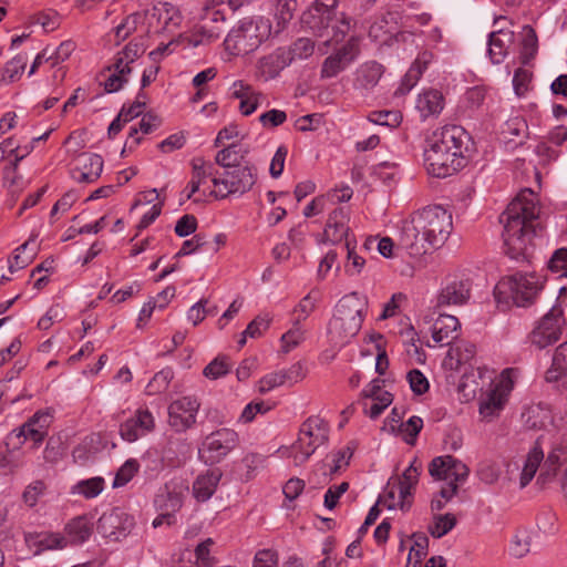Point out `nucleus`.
I'll list each match as a JSON object with an SVG mask.
<instances>
[{
  "instance_id": "f257e3e1",
  "label": "nucleus",
  "mask_w": 567,
  "mask_h": 567,
  "mask_svg": "<svg viewBox=\"0 0 567 567\" xmlns=\"http://www.w3.org/2000/svg\"><path fill=\"white\" fill-rule=\"evenodd\" d=\"M452 228V215L446 209L427 206L402 223L399 244L411 257H421L443 246Z\"/></svg>"
},
{
  "instance_id": "f03ea898",
  "label": "nucleus",
  "mask_w": 567,
  "mask_h": 567,
  "mask_svg": "<svg viewBox=\"0 0 567 567\" xmlns=\"http://www.w3.org/2000/svg\"><path fill=\"white\" fill-rule=\"evenodd\" d=\"M470 140L465 130L457 125H446L435 130L426 140L424 166L437 178H445L465 165L464 152Z\"/></svg>"
},
{
  "instance_id": "7ed1b4c3",
  "label": "nucleus",
  "mask_w": 567,
  "mask_h": 567,
  "mask_svg": "<svg viewBox=\"0 0 567 567\" xmlns=\"http://www.w3.org/2000/svg\"><path fill=\"white\" fill-rule=\"evenodd\" d=\"M538 214L536 194L532 189L525 188L501 215L499 221L504 225L505 252L512 259H519L524 256L533 233L532 223L538 217Z\"/></svg>"
},
{
  "instance_id": "20e7f679",
  "label": "nucleus",
  "mask_w": 567,
  "mask_h": 567,
  "mask_svg": "<svg viewBox=\"0 0 567 567\" xmlns=\"http://www.w3.org/2000/svg\"><path fill=\"white\" fill-rule=\"evenodd\" d=\"M302 22L322 41L318 51L324 55L332 43H339L351 29V19L338 10V0H316L302 14Z\"/></svg>"
},
{
  "instance_id": "39448f33",
  "label": "nucleus",
  "mask_w": 567,
  "mask_h": 567,
  "mask_svg": "<svg viewBox=\"0 0 567 567\" xmlns=\"http://www.w3.org/2000/svg\"><path fill=\"white\" fill-rule=\"evenodd\" d=\"M368 311L367 299L358 292L343 296L337 303L328 327L330 341L343 347L354 338L364 321Z\"/></svg>"
},
{
  "instance_id": "423d86ee",
  "label": "nucleus",
  "mask_w": 567,
  "mask_h": 567,
  "mask_svg": "<svg viewBox=\"0 0 567 567\" xmlns=\"http://www.w3.org/2000/svg\"><path fill=\"white\" fill-rule=\"evenodd\" d=\"M429 472L435 480L446 482L441 487L439 497L432 499V511L443 509L446 503L457 493L458 486L467 480L470 473L468 467L462 461L451 455L433 458Z\"/></svg>"
},
{
  "instance_id": "0eeeda50",
  "label": "nucleus",
  "mask_w": 567,
  "mask_h": 567,
  "mask_svg": "<svg viewBox=\"0 0 567 567\" xmlns=\"http://www.w3.org/2000/svg\"><path fill=\"white\" fill-rule=\"evenodd\" d=\"M543 278L536 274L517 272L502 278L494 288L498 302L525 307L532 303L543 289Z\"/></svg>"
},
{
  "instance_id": "6e6552de",
  "label": "nucleus",
  "mask_w": 567,
  "mask_h": 567,
  "mask_svg": "<svg viewBox=\"0 0 567 567\" xmlns=\"http://www.w3.org/2000/svg\"><path fill=\"white\" fill-rule=\"evenodd\" d=\"M518 378V370L507 368L482 392L478 399V413L484 422H493L504 411Z\"/></svg>"
},
{
  "instance_id": "1a4fd4ad",
  "label": "nucleus",
  "mask_w": 567,
  "mask_h": 567,
  "mask_svg": "<svg viewBox=\"0 0 567 567\" xmlns=\"http://www.w3.org/2000/svg\"><path fill=\"white\" fill-rule=\"evenodd\" d=\"M329 423L319 415L307 417L299 427L298 437L290 449L296 465L307 462L316 451L328 444Z\"/></svg>"
},
{
  "instance_id": "9d476101",
  "label": "nucleus",
  "mask_w": 567,
  "mask_h": 567,
  "mask_svg": "<svg viewBox=\"0 0 567 567\" xmlns=\"http://www.w3.org/2000/svg\"><path fill=\"white\" fill-rule=\"evenodd\" d=\"M269 32L270 25L267 20L262 18L244 19L227 34L226 50L234 55L247 54L256 50Z\"/></svg>"
},
{
  "instance_id": "9b49d317",
  "label": "nucleus",
  "mask_w": 567,
  "mask_h": 567,
  "mask_svg": "<svg viewBox=\"0 0 567 567\" xmlns=\"http://www.w3.org/2000/svg\"><path fill=\"white\" fill-rule=\"evenodd\" d=\"M256 182V174L249 165H237L224 169L213 177L214 189L210 192L218 199L230 195L241 196L250 190Z\"/></svg>"
},
{
  "instance_id": "f8f14e48",
  "label": "nucleus",
  "mask_w": 567,
  "mask_h": 567,
  "mask_svg": "<svg viewBox=\"0 0 567 567\" xmlns=\"http://www.w3.org/2000/svg\"><path fill=\"white\" fill-rule=\"evenodd\" d=\"M144 52V44L134 39L116 53L113 64L109 66L111 73L104 81L106 92H117L128 82L132 64L136 62Z\"/></svg>"
},
{
  "instance_id": "ddd939ff",
  "label": "nucleus",
  "mask_w": 567,
  "mask_h": 567,
  "mask_svg": "<svg viewBox=\"0 0 567 567\" xmlns=\"http://www.w3.org/2000/svg\"><path fill=\"white\" fill-rule=\"evenodd\" d=\"M565 326L564 310L554 305L528 334L532 346L543 350L559 340Z\"/></svg>"
},
{
  "instance_id": "4468645a",
  "label": "nucleus",
  "mask_w": 567,
  "mask_h": 567,
  "mask_svg": "<svg viewBox=\"0 0 567 567\" xmlns=\"http://www.w3.org/2000/svg\"><path fill=\"white\" fill-rule=\"evenodd\" d=\"M238 444V434L230 429H219L205 437L199 450V458L206 464L220 462Z\"/></svg>"
},
{
  "instance_id": "2eb2a0df",
  "label": "nucleus",
  "mask_w": 567,
  "mask_h": 567,
  "mask_svg": "<svg viewBox=\"0 0 567 567\" xmlns=\"http://www.w3.org/2000/svg\"><path fill=\"white\" fill-rule=\"evenodd\" d=\"M360 41L359 37L352 35L340 49L327 56L321 65L320 76L331 79L344 71L359 56Z\"/></svg>"
},
{
  "instance_id": "dca6fc26",
  "label": "nucleus",
  "mask_w": 567,
  "mask_h": 567,
  "mask_svg": "<svg viewBox=\"0 0 567 567\" xmlns=\"http://www.w3.org/2000/svg\"><path fill=\"white\" fill-rule=\"evenodd\" d=\"M189 491V485L183 477L169 480L155 497L156 507L167 514L178 512Z\"/></svg>"
},
{
  "instance_id": "f3484780",
  "label": "nucleus",
  "mask_w": 567,
  "mask_h": 567,
  "mask_svg": "<svg viewBox=\"0 0 567 567\" xmlns=\"http://www.w3.org/2000/svg\"><path fill=\"white\" fill-rule=\"evenodd\" d=\"M199 403L195 398L183 396L168 406V423L176 432H185L196 422Z\"/></svg>"
},
{
  "instance_id": "a211bd4d",
  "label": "nucleus",
  "mask_w": 567,
  "mask_h": 567,
  "mask_svg": "<svg viewBox=\"0 0 567 567\" xmlns=\"http://www.w3.org/2000/svg\"><path fill=\"white\" fill-rule=\"evenodd\" d=\"M134 526V519L125 512L115 508L104 513L97 522V532L111 540L124 538Z\"/></svg>"
},
{
  "instance_id": "6ab92c4d",
  "label": "nucleus",
  "mask_w": 567,
  "mask_h": 567,
  "mask_svg": "<svg viewBox=\"0 0 567 567\" xmlns=\"http://www.w3.org/2000/svg\"><path fill=\"white\" fill-rule=\"evenodd\" d=\"M155 429V417L147 408H138L132 416L120 425L121 437L133 443L144 437Z\"/></svg>"
},
{
  "instance_id": "aec40b11",
  "label": "nucleus",
  "mask_w": 567,
  "mask_h": 567,
  "mask_svg": "<svg viewBox=\"0 0 567 567\" xmlns=\"http://www.w3.org/2000/svg\"><path fill=\"white\" fill-rule=\"evenodd\" d=\"M470 296L471 284L468 279L453 276L443 282L436 296V303L440 307L462 306L467 302Z\"/></svg>"
},
{
  "instance_id": "412c9836",
  "label": "nucleus",
  "mask_w": 567,
  "mask_h": 567,
  "mask_svg": "<svg viewBox=\"0 0 567 567\" xmlns=\"http://www.w3.org/2000/svg\"><path fill=\"white\" fill-rule=\"evenodd\" d=\"M150 28L154 32H173L182 22L179 10L168 2H157L147 13Z\"/></svg>"
},
{
  "instance_id": "4be33fe9",
  "label": "nucleus",
  "mask_w": 567,
  "mask_h": 567,
  "mask_svg": "<svg viewBox=\"0 0 567 567\" xmlns=\"http://www.w3.org/2000/svg\"><path fill=\"white\" fill-rule=\"evenodd\" d=\"M231 99L239 101V112L244 116L251 115L260 105L262 93L244 80H236L229 86Z\"/></svg>"
},
{
  "instance_id": "5701e85b",
  "label": "nucleus",
  "mask_w": 567,
  "mask_h": 567,
  "mask_svg": "<svg viewBox=\"0 0 567 567\" xmlns=\"http://www.w3.org/2000/svg\"><path fill=\"white\" fill-rule=\"evenodd\" d=\"M349 219L350 213L346 207H338L333 209L327 220L323 236L326 241L338 244L342 240H351L349 238Z\"/></svg>"
},
{
  "instance_id": "b1692460",
  "label": "nucleus",
  "mask_w": 567,
  "mask_h": 567,
  "mask_svg": "<svg viewBox=\"0 0 567 567\" xmlns=\"http://www.w3.org/2000/svg\"><path fill=\"white\" fill-rule=\"evenodd\" d=\"M104 161L95 153H83L78 158V165L73 171V178L78 183H94L103 172Z\"/></svg>"
},
{
  "instance_id": "393cba45",
  "label": "nucleus",
  "mask_w": 567,
  "mask_h": 567,
  "mask_svg": "<svg viewBox=\"0 0 567 567\" xmlns=\"http://www.w3.org/2000/svg\"><path fill=\"white\" fill-rule=\"evenodd\" d=\"M94 530V518L91 515H80L70 519L64 526V535L70 546H81L86 543Z\"/></svg>"
},
{
  "instance_id": "a878e982",
  "label": "nucleus",
  "mask_w": 567,
  "mask_h": 567,
  "mask_svg": "<svg viewBox=\"0 0 567 567\" xmlns=\"http://www.w3.org/2000/svg\"><path fill=\"white\" fill-rule=\"evenodd\" d=\"M458 319L451 315L440 313L432 319L431 334L435 344L449 346L457 337Z\"/></svg>"
},
{
  "instance_id": "bb28decb",
  "label": "nucleus",
  "mask_w": 567,
  "mask_h": 567,
  "mask_svg": "<svg viewBox=\"0 0 567 567\" xmlns=\"http://www.w3.org/2000/svg\"><path fill=\"white\" fill-rule=\"evenodd\" d=\"M223 473L219 468H210L197 475L193 482L192 494L197 502H207L215 494Z\"/></svg>"
},
{
  "instance_id": "cd10ccee",
  "label": "nucleus",
  "mask_w": 567,
  "mask_h": 567,
  "mask_svg": "<svg viewBox=\"0 0 567 567\" xmlns=\"http://www.w3.org/2000/svg\"><path fill=\"white\" fill-rule=\"evenodd\" d=\"M514 40L515 33L511 30L499 29L489 33L487 54L493 64H499L505 60Z\"/></svg>"
},
{
  "instance_id": "c85d7f7f",
  "label": "nucleus",
  "mask_w": 567,
  "mask_h": 567,
  "mask_svg": "<svg viewBox=\"0 0 567 567\" xmlns=\"http://www.w3.org/2000/svg\"><path fill=\"white\" fill-rule=\"evenodd\" d=\"M444 96L435 89H427L421 92L415 101V109L422 121L429 117H436L444 109Z\"/></svg>"
},
{
  "instance_id": "c756f323",
  "label": "nucleus",
  "mask_w": 567,
  "mask_h": 567,
  "mask_svg": "<svg viewBox=\"0 0 567 567\" xmlns=\"http://www.w3.org/2000/svg\"><path fill=\"white\" fill-rule=\"evenodd\" d=\"M50 415L47 412H37L18 431L17 437L23 436L24 440H32L34 445H39L44 440L50 424Z\"/></svg>"
},
{
  "instance_id": "7c9ffc66",
  "label": "nucleus",
  "mask_w": 567,
  "mask_h": 567,
  "mask_svg": "<svg viewBox=\"0 0 567 567\" xmlns=\"http://www.w3.org/2000/svg\"><path fill=\"white\" fill-rule=\"evenodd\" d=\"M545 380L558 386L567 384V341L556 348L551 365L545 373Z\"/></svg>"
},
{
  "instance_id": "2f4dec72",
  "label": "nucleus",
  "mask_w": 567,
  "mask_h": 567,
  "mask_svg": "<svg viewBox=\"0 0 567 567\" xmlns=\"http://www.w3.org/2000/svg\"><path fill=\"white\" fill-rule=\"evenodd\" d=\"M383 71L382 64L375 61L361 64L355 71L354 87L365 92L372 90L379 83Z\"/></svg>"
},
{
  "instance_id": "473e14b6",
  "label": "nucleus",
  "mask_w": 567,
  "mask_h": 567,
  "mask_svg": "<svg viewBox=\"0 0 567 567\" xmlns=\"http://www.w3.org/2000/svg\"><path fill=\"white\" fill-rule=\"evenodd\" d=\"M316 44L309 38H299L288 48H279L284 55V65H290L291 63L300 60H306L315 53Z\"/></svg>"
},
{
  "instance_id": "72a5a7b5",
  "label": "nucleus",
  "mask_w": 567,
  "mask_h": 567,
  "mask_svg": "<svg viewBox=\"0 0 567 567\" xmlns=\"http://www.w3.org/2000/svg\"><path fill=\"white\" fill-rule=\"evenodd\" d=\"M415 462H412L408 468L404 470L403 474L395 480H392L399 493V498L402 501H409L411 503L413 489L415 488L419 482V468L414 465Z\"/></svg>"
},
{
  "instance_id": "f704fd0d",
  "label": "nucleus",
  "mask_w": 567,
  "mask_h": 567,
  "mask_svg": "<svg viewBox=\"0 0 567 567\" xmlns=\"http://www.w3.org/2000/svg\"><path fill=\"white\" fill-rule=\"evenodd\" d=\"M544 460V452L543 450L536 445L534 446L529 453L527 454V457L525 460L520 477H519V485L522 488L526 487L530 481L534 478L542 461Z\"/></svg>"
},
{
  "instance_id": "c9c22d12",
  "label": "nucleus",
  "mask_w": 567,
  "mask_h": 567,
  "mask_svg": "<svg viewBox=\"0 0 567 567\" xmlns=\"http://www.w3.org/2000/svg\"><path fill=\"white\" fill-rule=\"evenodd\" d=\"M105 488V480L101 476H94L81 480L71 487V494L81 495L86 499L97 497Z\"/></svg>"
},
{
  "instance_id": "e433bc0d",
  "label": "nucleus",
  "mask_w": 567,
  "mask_h": 567,
  "mask_svg": "<svg viewBox=\"0 0 567 567\" xmlns=\"http://www.w3.org/2000/svg\"><path fill=\"white\" fill-rule=\"evenodd\" d=\"M523 419L529 429H542L551 423L550 411L542 404L527 408L523 413Z\"/></svg>"
},
{
  "instance_id": "4c0bfd02",
  "label": "nucleus",
  "mask_w": 567,
  "mask_h": 567,
  "mask_svg": "<svg viewBox=\"0 0 567 567\" xmlns=\"http://www.w3.org/2000/svg\"><path fill=\"white\" fill-rule=\"evenodd\" d=\"M305 329L298 322H291V328L280 338V350L287 354L300 346L305 340Z\"/></svg>"
},
{
  "instance_id": "58836bf2",
  "label": "nucleus",
  "mask_w": 567,
  "mask_h": 567,
  "mask_svg": "<svg viewBox=\"0 0 567 567\" xmlns=\"http://www.w3.org/2000/svg\"><path fill=\"white\" fill-rule=\"evenodd\" d=\"M220 29L217 25L202 23L195 27V32L189 38L193 47L210 43L220 37Z\"/></svg>"
},
{
  "instance_id": "ea45409f",
  "label": "nucleus",
  "mask_w": 567,
  "mask_h": 567,
  "mask_svg": "<svg viewBox=\"0 0 567 567\" xmlns=\"http://www.w3.org/2000/svg\"><path fill=\"white\" fill-rule=\"evenodd\" d=\"M174 378V371L171 368H164L150 380L145 388L147 395H156L165 392L168 389L171 381Z\"/></svg>"
},
{
  "instance_id": "a19ab883",
  "label": "nucleus",
  "mask_w": 567,
  "mask_h": 567,
  "mask_svg": "<svg viewBox=\"0 0 567 567\" xmlns=\"http://www.w3.org/2000/svg\"><path fill=\"white\" fill-rule=\"evenodd\" d=\"M284 55L281 51L277 49L272 54L264 58L260 61V72L266 79L276 78L285 68L288 65H284Z\"/></svg>"
},
{
  "instance_id": "79ce46f5",
  "label": "nucleus",
  "mask_w": 567,
  "mask_h": 567,
  "mask_svg": "<svg viewBox=\"0 0 567 567\" xmlns=\"http://www.w3.org/2000/svg\"><path fill=\"white\" fill-rule=\"evenodd\" d=\"M344 247L347 249V262L344 265L346 274L349 276L360 275L365 265V260L355 251V241L347 240V243H344Z\"/></svg>"
},
{
  "instance_id": "37998d69",
  "label": "nucleus",
  "mask_w": 567,
  "mask_h": 567,
  "mask_svg": "<svg viewBox=\"0 0 567 567\" xmlns=\"http://www.w3.org/2000/svg\"><path fill=\"white\" fill-rule=\"evenodd\" d=\"M145 17L142 13H133L126 17L122 23L114 29L116 42L126 40L132 33L138 31L140 24L144 21Z\"/></svg>"
},
{
  "instance_id": "c03bdc74",
  "label": "nucleus",
  "mask_w": 567,
  "mask_h": 567,
  "mask_svg": "<svg viewBox=\"0 0 567 567\" xmlns=\"http://www.w3.org/2000/svg\"><path fill=\"white\" fill-rule=\"evenodd\" d=\"M538 49V39L535 30L530 25L523 27V39L520 56L523 63H527L535 56Z\"/></svg>"
},
{
  "instance_id": "a18cd8bd",
  "label": "nucleus",
  "mask_w": 567,
  "mask_h": 567,
  "mask_svg": "<svg viewBox=\"0 0 567 567\" xmlns=\"http://www.w3.org/2000/svg\"><path fill=\"white\" fill-rule=\"evenodd\" d=\"M412 539L413 545L408 555V565L417 567L427 553L429 538L424 534H413Z\"/></svg>"
},
{
  "instance_id": "49530a36",
  "label": "nucleus",
  "mask_w": 567,
  "mask_h": 567,
  "mask_svg": "<svg viewBox=\"0 0 567 567\" xmlns=\"http://www.w3.org/2000/svg\"><path fill=\"white\" fill-rule=\"evenodd\" d=\"M159 125V120L153 114H145L138 123V127L135 125L130 127L128 140L132 144H138V133L150 134Z\"/></svg>"
},
{
  "instance_id": "de8ad7c7",
  "label": "nucleus",
  "mask_w": 567,
  "mask_h": 567,
  "mask_svg": "<svg viewBox=\"0 0 567 567\" xmlns=\"http://www.w3.org/2000/svg\"><path fill=\"white\" fill-rule=\"evenodd\" d=\"M29 56L27 53H19L7 62L3 71V80L14 82L24 72Z\"/></svg>"
},
{
  "instance_id": "09e8293b",
  "label": "nucleus",
  "mask_w": 567,
  "mask_h": 567,
  "mask_svg": "<svg viewBox=\"0 0 567 567\" xmlns=\"http://www.w3.org/2000/svg\"><path fill=\"white\" fill-rule=\"evenodd\" d=\"M422 427L423 420L420 416L413 415L406 422L401 423L399 432L405 443L413 445Z\"/></svg>"
},
{
  "instance_id": "8fccbe9b",
  "label": "nucleus",
  "mask_w": 567,
  "mask_h": 567,
  "mask_svg": "<svg viewBox=\"0 0 567 567\" xmlns=\"http://www.w3.org/2000/svg\"><path fill=\"white\" fill-rule=\"evenodd\" d=\"M140 463L135 458H128L116 472L113 481V487L125 486L138 472Z\"/></svg>"
},
{
  "instance_id": "3c124183",
  "label": "nucleus",
  "mask_w": 567,
  "mask_h": 567,
  "mask_svg": "<svg viewBox=\"0 0 567 567\" xmlns=\"http://www.w3.org/2000/svg\"><path fill=\"white\" fill-rule=\"evenodd\" d=\"M530 550V536L526 530H518L509 544V554L513 557L522 558Z\"/></svg>"
},
{
  "instance_id": "603ef678",
  "label": "nucleus",
  "mask_w": 567,
  "mask_h": 567,
  "mask_svg": "<svg viewBox=\"0 0 567 567\" xmlns=\"http://www.w3.org/2000/svg\"><path fill=\"white\" fill-rule=\"evenodd\" d=\"M243 158L241 150L236 144H230L219 151L216 155V163L227 169L228 167L237 166L239 159Z\"/></svg>"
},
{
  "instance_id": "864d4df0",
  "label": "nucleus",
  "mask_w": 567,
  "mask_h": 567,
  "mask_svg": "<svg viewBox=\"0 0 567 567\" xmlns=\"http://www.w3.org/2000/svg\"><path fill=\"white\" fill-rule=\"evenodd\" d=\"M456 518L452 514L437 515L433 519L430 533L435 538H441L454 528Z\"/></svg>"
},
{
  "instance_id": "5fc2aeb1",
  "label": "nucleus",
  "mask_w": 567,
  "mask_h": 567,
  "mask_svg": "<svg viewBox=\"0 0 567 567\" xmlns=\"http://www.w3.org/2000/svg\"><path fill=\"white\" fill-rule=\"evenodd\" d=\"M229 370L230 363L228 362L227 358L217 357L205 367L203 374L209 380H217L226 375Z\"/></svg>"
},
{
  "instance_id": "6e6d98bb",
  "label": "nucleus",
  "mask_w": 567,
  "mask_h": 567,
  "mask_svg": "<svg viewBox=\"0 0 567 567\" xmlns=\"http://www.w3.org/2000/svg\"><path fill=\"white\" fill-rule=\"evenodd\" d=\"M214 167L212 164H206L202 158H195L193 161V173L190 181L193 184L200 186L206 182L208 177H214L216 174L213 172Z\"/></svg>"
},
{
  "instance_id": "4d7b16f0",
  "label": "nucleus",
  "mask_w": 567,
  "mask_h": 567,
  "mask_svg": "<svg viewBox=\"0 0 567 567\" xmlns=\"http://www.w3.org/2000/svg\"><path fill=\"white\" fill-rule=\"evenodd\" d=\"M400 501L401 499L399 498L398 487L395 483L391 480L389 481L388 486L384 491L382 502L389 509H405L410 507L411 504L409 501H402V503Z\"/></svg>"
},
{
  "instance_id": "13d9d810",
  "label": "nucleus",
  "mask_w": 567,
  "mask_h": 567,
  "mask_svg": "<svg viewBox=\"0 0 567 567\" xmlns=\"http://www.w3.org/2000/svg\"><path fill=\"white\" fill-rule=\"evenodd\" d=\"M315 307H316V299L312 297L311 293H308L293 308V311H292L293 319L291 322H298V324H301V322L305 321L310 316V313L315 310Z\"/></svg>"
},
{
  "instance_id": "bf43d9fd",
  "label": "nucleus",
  "mask_w": 567,
  "mask_h": 567,
  "mask_svg": "<svg viewBox=\"0 0 567 567\" xmlns=\"http://www.w3.org/2000/svg\"><path fill=\"white\" fill-rule=\"evenodd\" d=\"M284 378L280 370L264 375L257 383L258 392L265 394L278 386L286 385Z\"/></svg>"
},
{
  "instance_id": "052dcab7",
  "label": "nucleus",
  "mask_w": 567,
  "mask_h": 567,
  "mask_svg": "<svg viewBox=\"0 0 567 567\" xmlns=\"http://www.w3.org/2000/svg\"><path fill=\"white\" fill-rule=\"evenodd\" d=\"M271 317L269 315L257 316L244 330V337L258 338L270 326Z\"/></svg>"
},
{
  "instance_id": "680f3d73",
  "label": "nucleus",
  "mask_w": 567,
  "mask_h": 567,
  "mask_svg": "<svg viewBox=\"0 0 567 567\" xmlns=\"http://www.w3.org/2000/svg\"><path fill=\"white\" fill-rule=\"evenodd\" d=\"M368 120L377 125L396 126L401 122V115L400 113L393 111H379L372 112Z\"/></svg>"
},
{
  "instance_id": "e2e57ef3",
  "label": "nucleus",
  "mask_w": 567,
  "mask_h": 567,
  "mask_svg": "<svg viewBox=\"0 0 567 567\" xmlns=\"http://www.w3.org/2000/svg\"><path fill=\"white\" fill-rule=\"evenodd\" d=\"M406 378L412 392L416 395L424 394L430 388L427 378L417 369L411 370Z\"/></svg>"
},
{
  "instance_id": "0e129e2a",
  "label": "nucleus",
  "mask_w": 567,
  "mask_h": 567,
  "mask_svg": "<svg viewBox=\"0 0 567 567\" xmlns=\"http://www.w3.org/2000/svg\"><path fill=\"white\" fill-rule=\"evenodd\" d=\"M266 457L259 453H247L243 458V465L246 468V478H252L256 473L264 467Z\"/></svg>"
},
{
  "instance_id": "69168bd1",
  "label": "nucleus",
  "mask_w": 567,
  "mask_h": 567,
  "mask_svg": "<svg viewBox=\"0 0 567 567\" xmlns=\"http://www.w3.org/2000/svg\"><path fill=\"white\" fill-rule=\"evenodd\" d=\"M95 443L96 439L94 435L84 437L82 442L73 450L74 460L81 462L87 461L95 453Z\"/></svg>"
},
{
  "instance_id": "338daca9",
  "label": "nucleus",
  "mask_w": 567,
  "mask_h": 567,
  "mask_svg": "<svg viewBox=\"0 0 567 567\" xmlns=\"http://www.w3.org/2000/svg\"><path fill=\"white\" fill-rule=\"evenodd\" d=\"M64 318L63 308L54 305L48 309L45 315L38 321V328L41 330H49L54 322H60Z\"/></svg>"
},
{
  "instance_id": "774afa93",
  "label": "nucleus",
  "mask_w": 567,
  "mask_h": 567,
  "mask_svg": "<svg viewBox=\"0 0 567 567\" xmlns=\"http://www.w3.org/2000/svg\"><path fill=\"white\" fill-rule=\"evenodd\" d=\"M252 567H278V554L272 549H260L255 554Z\"/></svg>"
}]
</instances>
